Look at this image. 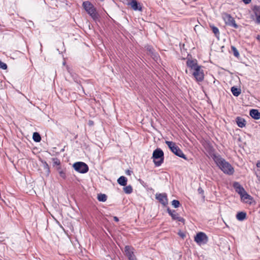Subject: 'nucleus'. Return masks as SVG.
I'll return each mask as SVG.
<instances>
[{
	"label": "nucleus",
	"mask_w": 260,
	"mask_h": 260,
	"mask_svg": "<svg viewBox=\"0 0 260 260\" xmlns=\"http://www.w3.org/2000/svg\"><path fill=\"white\" fill-rule=\"evenodd\" d=\"M82 6L85 11L89 15L93 20L96 21L99 19L100 16L96 11V8L89 1H85L82 4Z\"/></svg>",
	"instance_id": "1"
},
{
	"label": "nucleus",
	"mask_w": 260,
	"mask_h": 260,
	"mask_svg": "<svg viewBox=\"0 0 260 260\" xmlns=\"http://www.w3.org/2000/svg\"><path fill=\"white\" fill-rule=\"evenodd\" d=\"M152 158L155 166H160L164 162V153L160 148L156 149L153 152Z\"/></svg>",
	"instance_id": "2"
},
{
	"label": "nucleus",
	"mask_w": 260,
	"mask_h": 260,
	"mask_svg": "<svg viewBox=\"0 0 260 260\" xmlns=\"http://www.w3.org/2000/svg\"><path fill=\"white\" fill-rule=\"evenodd\" d=\"M166 144L168 145V147L170 148L171 151L176 155L183 158L184 159H187L182 151L179 148V147L176 144L175 142L166 141Z\"/></svg>",
	"instance_id": "3"
},
{
	"label": "nucleus",
	"mask_w": 260,
	"mask_h": 260,
	"mask_svg": "<svg viewBox=\"0 0 260 260\" xmlns=\"http://www.w3.org/2000/svg\"><path fill=\"white\" fill-rule=\"evenodd\" d=\"M73 167L77 172L82 174L87 172L89 169L88 166L81 161L74 163Z\"/></svg>",
	"instance_id": "4"
},
{
	"label": "nucleus",
	"mask_w": 260,
	"mask_h": 260,
	"mask_svg": "<svg viewBox=\"0 0 260 260\" xmlns=\"http://www.w3.org/2000/svg\"><path fill=\"white\" fill-rule=\"evenodd\" d=\"M214 160L219 168L225 174H228V162L220 157H215Z\"/></svg>",
	"instance_id": "5"
},
{
	"label": "nucleus",
	"mask_w": 260,
	"mask_h": 260,
	"mask_svg": "<svg viewBox=\"0 0 260 260\" xmlns=\"http://www.w3.org/2000/svg\"><path fill=\"white\" fill-rule=\"evenodd\" d=\"M192 75L195 78L196 81L198 82H201L204 80V71L202 69L201 66H200L199 67H197L196 69H194V70H193Z\"/></svg>",
	"instance_id": "6"
},
{
	"label": "nucleus",
	"mask_w": 260,
	"mask_h": 260,
	"mask_svg": "<svg viewBox=\"0 0 260 260\" xmlns=\"http://www.w3.org/2000/svg\"><path fill=\"white\" fill-rule=\"evenodd\" d=\"M208 238L207 235L203 232L198 233L194 237V241L198 244H206Z\"/></svg>",
	"instance_id": "7"
},
{
	"label": "nucleus",
	"mask_w": 260,
	"mask_h": 260,
	"mask_svg": "<svg viewBox=\"0 0 260 260\" xmlns=\"http://www.w3.org/2000/svg\"><path fill=\"white\" fill-rule=\"evenodd\" d=\"M124 253L128 260H137L134 254V248L130 246H125L124 247Z\"/></svg>",
	"instance_id": "8"
},
{
	"label": "nucleus",
	"mask_w": 260,
	"mask_h": 260,
	"mask_svg": "<svg viewBox=\"0 0 260 260\" xmlns=\"http://www.w3.org/2000/svg\"><path fill=\"white\" fill-rule=\"evenodd\" d=\"M168 212L170 215L172 217L173 220H176L178 221H180L182 223H184L185 219L180 217L178 213H177L175 210L172 211L169 208L167 209Z\"/></svg>",
	"instance_id": "9"
},
{
	"label": "nucleus",
	"mask_w": 260,
	"mask_h": 260,
	"mask_svg": "<svg viewBox=\"0 0 260 260\" xmlns=\"http://www.w3.org/2000/svg\"><path fill=\"white\" fill-rule=\"evenodd\" d=\"M128 6H130L131 8L135 11H142V7L141 4L136 0H131V1L128 3Z\"/></svg>",
	"instance_id": "10"
},
{
	"label": "nucleus",
	"mask_w": 260,
	"mask_h": 260,
	"mask_svg": "<svg viewBox=\"0 0 260 260\" xmlns=\"http://www.w3.org/2000/svg\"><path fill=\"white\" fill-rule=\"evenodd\" d=\"M233 187H234L235 191L239 195L242 193L245 192V189L244 187L238 182H234L233 183Z\"/></svg>",
	"instance_id": "11"
},
{
	"label": "nucleus",
	"mask_w": 260,
	"mask_h": 260,
	"mask_svg": "<svg viewBox=\"0 0 260 260\" xmlns=\"http://www.w3.org/2000/svg\"><path fill=\"white\" fill-rule=\"evenodd\" d=\"M156 199L163 205H166L168 204L167 196L165 193L157 194L156 195Z\"/></svg>",
	"instance_id": "12"
},
{
	"label": "nucleus",
	"mask_w": 260,
	"mask_h": 260,
	"mask_svg": "<svg viewBox=\"0 0 260 260\" xmlns=\"http://www.w3.org/2000/svg\"><path fill=\"white\" fill-rule=\"evenodd\" d=\"M240 196L241 201L246 203H250V201L252 200V199L251 196L248 194L246 191H245L244 193H242V194H241Z\"/></svg>",
	"instance_id": "13"
},
{
	"label": "nucleus",
	"mask_w": 260,
	"mask_h": 260,
	"mask_svg": "<svg viewBox=\"0 0 260 260\" xmlns=\"http://www.w3.org/2000/svg\"><path fill=\"white\" fill-rule=\"evenodd\" d=\"M186 65L188 67L190 68L191 70H194L197 67L200 66L198 64L197 60L196 59H188L186 61Z\"/></svg>",
	"instance_id": "14"
},
{
	"label": "nucleus",
	"mask_w": 260,
	"mask_h": 260,
	"mask_svg": "<svg viewBox=\"0 0 260 260\" xmlns=\"http://www.w3.org/2000/svg\"><path fill=\"white\" fill-rule=\"evenodd\" d=\"M235 121L238 126L241 128H243L246 125V120L242 117L239 116L237 117Z\"/></svg>",
	"instance_id": "15"
},
{
	"label": "nucleus",
	"mask_w": 260,
	"mask_h": 260,
	"mask_svg": "<svg viewBox=\"0 0 260 260\" xmlns=\"http://www.w3.org/2000/svg\"><path fill=\"white\" fill-rule=\"evenodd\" d=\"M252 10L256 16L257 22L260 23V6H254Z\"/></svg>",
	"instance_id": "16"
},
{
	"label": "nucleus",
	"mask_w": 260,
	"mask_h": 260,
	"mask_svg": "<svg viewBox=\"0 0 260 260\" xmlns=\"http://www.w3.org/2000/svg\"><path fill=\"white\" fill-rule=\"evenodd\" d=\"M249 114L253 118L258 120L260 119V112L257 109H251Z\"/></svg>",
	"instance_id": "17"
},
{
	"label": "nucleus",
	"mask_w": 260,
	"mask_h": 260,
	"mask_svg": "<svg viewBox=\"0 0 260 260\" xmlns=\"http://www.w3.org/2000/svg\"><path fill=\"white\" fill-rule=\"evenodd\" d=\"M237 219L239 221H243L246 218V213L245 212H239L236 215Z\"/></svg>",
	"instance_id": "18"
},
{
	"label": "nucleus",
	"mask_w": 260,
	"mask_h": 260,
	"mask_svg": "<svg viewBox=\"0 0 260 260\" xmlns=\"http://www.w3.org/2000/svg\"><path fill=\"white\" fill-rule=\"evenodd\" d=\"M127 179L124 176H120L117 180V182L121 186H125L127 183Z\"/></svg>",
	"instance_id": "19"
},
{
	"label": "nucleus",
	"mask_w": 260,
	"mask_h": 260,
	"mask_svg": "<svg viewBox=\"0 0 260 260\" xmlns=\"http://www.w3.org/2000/svg\"><path fill=\"white\" fill-rule=\"evenodd\" d=\"M231 91L234 96H238L240 94L241 90L240 88H237L236 86H233L231 88Z\"/></svg>",
	"instance_id": "20"
},
{
	"label": "nucleus",
	"mask_w": 260,
	"mask_h": 260,
	"mask_svg": "<svg viewBox=\"0 0 260 260\" xmlns=\"http://www.w3.org/2000/svg\"><path fill=\"white\" fill-rule=\"evenodd\" d=\"M229 25L233 26L235 28H238V25L236 24L234 18L229 15Z\"/></svg>",
	"instance_id": "21"
},
{
	"label": "nucleus",
	"mask_w": 260,
	"mask_h": 260,
	"mask_svg": "<svg viewBox=\"0 0 260 260\" xmlns=\"http://www.w3.org/2000/svg\"><path fill=\"white\" fill-rule=\"evenodd\" d=\"M210 27L216 37H218L219 35L218 28L214 26L213 25H210Z\"/></svg>",
	"instance_id": "22"
},
{
	"label": "nucleus",
	"mask_w": 260,
	"mask_h": 260,
	"mask_svg": "<svg viewBox=\"0 0 260 260\" xmlns=\"http://www.w3.org/2000/svg\"><path fill=\"white\" fill-rule=\"evenodd\" d=\"M32 139L34 141L36 142H39L41 140V136L40 134L37 132H35L33 134Z\"/></svg>",
	"instance_id": "23"
},
{
	"label": "nucleus",
	"mask_w": 260,
	"mask_h": 260,
	"mask_svg": "<svg viewBox=\"0 0 260 260\" xmlns=\"http://www.w3.org/2000/svg\"><path fill=\"white\" fill-rule=\"evenodd\" d=\"M107 196L105 194H99L98 196V200L100 202H105L107 200Z\"/></svg>",
	"instance_id": "24"
},
{
	"label": "nucleus",
	"mask_w": 260,
	"mask_h": 260,
	"mask_svg": "<svg viewBox=\"0 0 260 260\" xmlns=\"http://www.w3.org/2000/svg\"><path fill=\"white\" fill-rule=\"evenodd\" d=\"M123 190L125 193L129 194L133 191V188L131 185H128L123 188Z\"/></svg>",
	"instance_id": "25"
},
{
	"label": "nucleus",
	"mask_w": 260,
	"mask_h": 260,
	"mask_svg": "<svg viewBox=\"0 0 260 260\" xmlns=\"http://www.w3.org/2000/svg\"><path fill=\"white\" fill-rule=\"evenodd\" d=\"M231 49L232 51L233 52L234 56L237 58H239L240 57V54L239 53L238 50L236 49V48L233 46H232Z\"/></svg>",
	"instance_id": "26"
},
{
	"label": "nucleus",
	"mask_w": 260,
	"mask_h": 260,
	"mask_svg": "<svg viewBox=\"0 0 260 260\" xmlns=\"http://www.w3.org/2000/svg\"><path fill=\"white\" fill-rule=\"evenodd\" d=\"M172 205L174 208H178L180 205V202L178 200H174L172 202Z\"/></svg>",
	"instance_id": "27"
},
{
	"label": "nucleus",
	"mask_w": 260,
	"mask_h": 260,
	"mask_svg": "<svg viewBox=\"0 0 260 260\" xmlns=\"http://www.w3.org/2000/svg\"><path fill=\"white\" fill-rule=\"evenodd\" d=\"M234 173V168L229 164V175H231L233 174Z\"/></svg>",
	"instance_id": "28"
},
{
	"label": "nucleus",
	"mask_w": 260,
	"mask_h": 260,
	"mask_svg": "<svg viewBox=\"0 0 260 260\" xmlns=\"http://www.w3.org/2000/svg\"><path fill=\"white\" fill-rule=\"evenodd\" d=\"M7 68V65L0 60V69L6 70Z\"/></svg>",
	"instance_id": "29"
},
{
	"label": "nucleus",
	"mask_w": 260,
	"mask_h": 260,
	"mask_svg": "<svg viewBox=\"0 0 260 260\" xmlns=\"http://www.w3.org/2000/svg\"><path fill=\"white\" fill-rule=\"evenodd\" d=\"M53 165H59L60 162V160L57 158H53L52 159Z\"/></svg>",
	"instance_id": "30"
},
{
	"label": "nucleus",
	"mask_w": 260,
	"mask_h": 260,
	"mask_svg": "<svg viewBox=\"0 0 260 260\" xmlns=\"http://www.w3.org/2000/svg\"><path fill=\"white\" fill-rule=\"evenodd\" d=\"M59 176L63 179H65L66 178V174L64 171L59 170Z\"/></svg>",
	"instance_id": "31"
},
{
	"label": "nucleus",
	"mask_w": 260,
	"mask_h": 260,
	"mask_svg": "<svg viewBox=\"0 0 260 260\" xmlns=\"http://www.w3.org/2000/svg\"><path fill=\"white\" fill-rule=\"evenodd\" d=\"M147 50H148V51L149 52V53L151 54H154V50L153 49V48L152 47H151V46H147Z\"/></svg>",
	"instance_id": "32"
},
{
	"label": "nucleus",
	"mask_w": 260,
	"mask_h": 260,
	"mask_svg": "<svg viewBox=\"0 0 260 260\" xmlns=\"http://www.w3.org/2000/svg\"><path fill=\"white\" fill-rule=\"evenodd\" d=\"M198 191L199 192V194H203V193H204V190L201 187H200L198 189Z\"/></svg>",
	"instance_id": "33"
},
{
	"label": "nucleus",
	"mask_w": 260,
	"mask_h": 260,
	"mask_svg": "<svg viewBox=\"0 0 260 260\" xmlns=\"http://www.w3.org/2000/svg\"><path fill=\"white\" fill-rule=\"evenodd\" d=\"M243 1L245 4H248L251 2V0H243Z\"/></svg>",
	"instance_id": "34"
},
{
	"label": "nucleus",
	"mask_w": 260,
	"mask_h": 260,
	"mask_svg": "<svg viewBox=\"0 0 260 260\" xmlns=\"http://www.w3.org/2000/svg\"><path fill=\"white\" fill-rule=\"evenodd\" d=\"M179 235L182 238H184L185 236V235L183 233H179Z\"/></svg>",
	"instance_id": "35"
},
{
	"label": "nucleus",
	"mask_w": 260,
	"mask_h": 260,
	"mask_svg": "<svg viewBox=\"0 0 260 260\" xmlns=\"http://www.w3.org/2000/svg\"><path fill=\"white\" fill-rule=\"evenodd\" d=\"M114 219L116 222H118L119 221L118 218L116 216L114 217Z\"/></svg>",
	"instance_id": "36"
},
{
	"label": "nucleus",
	"mask_w": 260,
	"mask_h": 260,
	"mask_svg": "<svg viewBox=\"0 0 260 260\" xmlns=\"http://www.w3.org/2000/svg\"><path fill=\"white\" fill-rule=\"evenodd\" d=\"M131 171H129V170H127V171H126V174H127V175H131Z\"/></svg>",
	"instance_id": "37"
},
{
	"label": "nucleus",
	"mask_w": 260,
	"mask_h": 260,
	"mask_svg": "<svg viewBox=\"0 0 260 260\" xmlns=\"http://www.w3.org/2000/svg\"><path fill=\"white\" fill-rule=\"evenodd\" d=\"M125 1L126 2V5H128V3H129L131 0H125Z\"/></svg>",
	"instance_id": "38"
},
{
	"label": "nucleus",
	"mask_w": 260,
	"mask_h": 260,
	"mask_svg": "<svg viewBox=\"0 0 260 260\" xmlns=\"http://www.w3.org/2000/svg\"><path fill=\"white\" fill-rule=\"evenodd\" d=\"M89 123L90 125H92L93 124V122L92 121H89Z\"/></svg>",
	"instance_id": "39"
},
{
	"label": "nucleus",
	"mask_w": 260,
	"mask_h": 260,
	"mask_svg": "<svg viewBox=\"0 0 260 260\" xmlns=\"http://www.w3.org/2000/svg\"><path fill=\"white\" fill-rule=\"evenodd\" d=\"M259 166H260V164H258H258H257V166L258 167H259Z\"/></svg>",
	"instance_id": "40"
},
{
	"label": "nucleus",
	"mask_w": 260,
	"mask_h": 260,
	"mask_svg": "<svg viewBox=\"0 0 260 260\" xmlns=\"http://www.w3.org/2000/svg\"><path fill=\"white\" fill-rule=\"evenodd\" d=\"M259 166H260V164H258H258H257V166L258 167H259Z\"/></svg>",
	"instance_id": "41"
}]
</instances>
